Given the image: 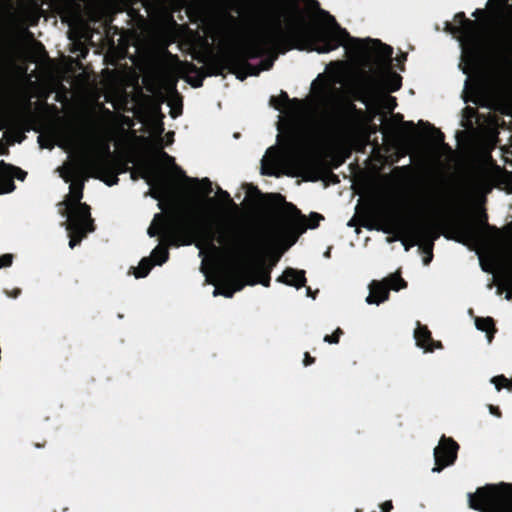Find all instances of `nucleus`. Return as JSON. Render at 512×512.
<instances>
[{"instance_id": "9d476101", "label": "nucleus", "mask_w": 512, "mask_h": 512, "mask_svg": "<svg viewBox=\"0 0 512 512\" xmlns=\"http://www.w3.org/2000/svg\"><path fill=\"white\" fill-rule=\"evenodd\" d=\"M166 258H167V251H166V249H164L162 247L156 248L151 254L152 261L158 265L165 262Z\"/></svg>"}, {"instance_id": "2eb2a0df", "label": "nucleus", "mask_w": 512, "mask_h": 512, "mask_svg": "<svg viewBox=\"0 0 512 512\" xmlns=\"http://www.w3.org/2000/svg\"><path fill=\"white\" fill-rule=\"evenodd\" d=\"M203 194H206L210 190V182L206 179L199 182V187L197 188Z\"/></svg>"}, {"instance_id": "20e7f679", "label": "nucleus", "mask_w": 512, "mask_h": 512, "mask_svg": "<svg viewBox=\"0 0 512 512\" xmlns=\"http://www.w3.org/2000/svg\"><path fill=\"white\" fill-rule=\"evenodd\" d=\"M457 445L452 440H442L434 449L435 467L432 472H440L445 466L452 464L456 458Z\"/></svg>"}, {"instance_id": "6e6552de", "label": "nucleus", "mask_w": 512, "mask_h": 512, "mask_svg": "<svg viewBox=\"0 0 512 512\" xmlns=\"http://www.w3.org/2000/svg\"><path fill=\"white\" fill-rule=\"evenodd\" d=\"M414 338L417 346L423 348L424 350H430L427 341L429 339V334L426 329L419 328L414 332Z\"/></svg>"}, {"instance_id": "5701e85b", "label": "nucleus", "mask_w": 512, "mask_h": 512, "mask_svg": "<svg viewBox=\"0 0 512 512\" xmlns=\"http://www.w3.org/2000/svg\"><path fill=\"white\" fill-rule=\"evenodd\" d=\"M242 287V285H237L235 288H234V291H237V290H240Z\"/></svg>"}, {"instance_id": "f257e3e1", "label": "nucleus", "mask_w": 512, "mask_h": 512, "mask_svg": "<svg viewBox=\"0 0 512 512\" xmlns=\"http://www.w3.org/2000/svg\"><path fill=\"white\" fill-rule=\"evenodd\" d=\"M320 39L327 45L325 49H316L318 53L328 52L338 46H343L351 54H375L380 59L391 55V48L381 45L376 40L351 39L345 30L341 29L334 18L327 16L326 26L320 34Z\"/></svg>"}, {"instance_id": "4468645a", "label": "nucleus", "mask_w": 512, "mask_h": 512, "mask_svg": "<svg viewBox=\"0 0 512 512\" xmlns=\"http://www.w3.org/2000/svg\"><path fill=\"white\" fill-rule=\"evenodd\" d=\"M72 165L66 164L60 170V175L65 181H69L71 178Z\"/></svg>"}, {"instance_id": "f8f14e48", "label": "nucleus", "mask_w": 512, "mask_h": 512, "mask_svg": "<svg viewBox=\"0 0 512 512\" xmlns=\"http://www.w3.org/2000/svg\"><path fill=\"white\" fill-rule=\"evenodd\" d=\"M491 382L494 384L495 389L497 391H499L501 388H506V389L510 390L512 387L511 380H508V379L504 378L503 376L495 377L491 380Z\"/></svg>"}, {"instance_id": "0eeeda50", "label": "nucleus", "mask_w": 512, "mask_h": 512, "mask_svg": "<svg viewBox=\"0 0 512 512\" xmlns=\"http://www.w3.org/2000/svg\"><path fill=\"white\" fill-rule=\"evenodd\" d=\"M24 175L25 174L18 168L9 166L4 163H0V181L12 178H18L20 180H23Z\"/></svg>"}, {"instance_id": "412c9836", "label": "nucleus", "mask_w": 512, "mask_h": 512, "mask_svg": "<svg viewBox=\"0 0 512 512\" xmlns=\"http://www.w3.org/2000/svg\"><path fill=\"white\" fill-rule=\"evenodd\" d=\"M218 197H219L220 200H224V199H226L228 197V195H227L226 192L220 191V192H218Z\"/></svg>"}, {"instance_id": "39448f33", "label": "nucleus", "mask_w": 512, "mask_h": 512, "mask_svg": "<svg viewBox=\"0 0 512 512\" xmlns=\"http://www.w3.org/2000/svg\"><path fill=\"white\" fill-rule=\"evenodd\" d=\"M387 296H388L387 285L384 283L373 282L369 286V294L366 297V302L368 304L378 305L380 302L386 300Z\"/></svg>"}, {"instance_id": "6ab92c4d", "label": "nucleus", "mask_w": 512, "mask_h": 512, "mask_svg": "<svg viewBox=\"0 0 512 512\" xmlns=\"http://www.w3.org/2000/svg\"><path fill=\"white\" fill-rule=\"evenodd\" d=\"M218 294H222L225 297H231L232 294H233V291L220 292L218 289H215L214 292H213V295L216 296Z\"/></svg>"}, {"instance_id": "f03ea898", "label": "nucleus", "mask_w": 512, "mask_h": 512, "mask_svg": "<svg viewBox=\"0 0 512 512\" xmlns=\"http://www.w3.org/2000/svg\"><path fill=\"white\" fill-rule=\"evenodd\" d=\"M469 506L480 512H512V486L487 485L468 494Z\"/></svg>"}, {"instance_id": "aec40b11", "label": "nucleus", "mask_w": 512, "mask_h": 512, "mask_svg": "<svg viewBox=\"0 0 512 512\" xmlns=\"http://www.w3.org/2000/svg\"><path fill=\"white\" fill-rule=\"evenodd\" d=\"M392 508V505L390 502H386L383 504L382 506V509L384 510V512H389V510Z\"/></svg>"}, {"instance_id": "1a4fd4ad", "label": "nucleus", "mask_w": 512, "mask_h": 512, "mask_svg": "<svg viewBox=\"0 0 512 512\" xmlns=\"http://www.w3.org/2000/svg\"><path fill=\"white\" fill-rule=\"evenodd\" d=\"M150 268H151V264H150L149 260L143 259L142 261H140L139 265L135 268L134 276L136 278H143L148 274Z\"/></svg>"}, {"instance_id": "9b49d317", "label": "nucleus", "mask_w": 512, "mask_h": 512, "mask_svg": "<svg viewBox=\"0 0 512 512\" xmlns=\"http://www.w3.org/2000/svg\"><path fill=\"white\" fill-rule=\"evenodd\" d=\"M475 325L478 330L489 333L492 330L493 322L490 318H479L475 320Z\"/></svg>"}, {"instance_id": "a211bd4d", "label": "nucleus", "mask_w": 512, "mask_h": 512, "mask_svg": "<svg viewBox=\"0 0 512 512\" xmlns=\"http://www.w3.org/2000/svg\"><path fill=\"white\" fill-rule=\"evenodd\" d=\"M310 219L313 221V224L309 225V228H313L316 226L317 222L321 219L318 214L312 213L310 215Z\"/></svg>"}, {"instance_id": "7ed1b4c3", "label": "nucleus", "mask_w": 512, "mask_h": 512, "mask_svg": "<svg viewBox=\"0 0 512 512\" xmlns=\"http://www.w3.org/2000/svg\"><path fill=\"white\" fill-rule=\"evenodd\" d=\"M82 198L81 188L70 186V192L64 202L67 216V229L70 233L69 247L73 248L81 238L91 231L88 207L80 203Z\"/></svg>"}, {"instance_id": "4be33fe9", "label": "nucleus", "mask_w": 512, "mask_h": 512, "mask_svg": "<svg viewBox=\"0 0 512 512\" xmlns=\"http://www.w3.org/2000/svg\"><path fill=\"white\" fill-rule=\"evenodd\" d=\"M148 234H149L150 236H154V235H155V232H153V231H152V229L150 228V229L148 230Z\"/></svg>"}, {"instance_id": "ddd939ff", "label": "nucleus", "mask_w": 512, "mask_h": 512, "mask_svg": "<svg viewBox=\"0 0 512 512\" xmlns=\"http://www.w3.org/2000/svg\"><path fill=\"white\" fill-rule=\"evenodd\" d=\"M388 285L391 289H393L395 291H398L399 289H401L404 286L403 281L396 276L392 277L389 280Z\"/></svg>"}, {"instance_id": "f3484780", "label": "nucleus", "mask_w": 512, "mask_h": 512, "mask_svg": "<svg viewBox=\"0 0 512 512\" xmlns=\"http://www.w3.org/2000/svg\"><path fill=\"white\" fill-rule=\"evenodd\" d=\"M324 341L327 343H337L338 342V331H336L332 336H325Z\"/></svg>"}, {"instance_id": "dca6fc26", "label": "nucleus", "mask_w": 512, "mask_h": 512, "mask_svg": "<svg viewBox=\"0 0 512 512\" xmlns=\"http://www.w3.org/2000/svg\"><path fill=\"white\" fill-rule=\"evenodd\" d=\"M12 262V256L9 254L0 257V267L9 266Z\"/></svg>"}, {"instance_id": "423d86ee", "label": "nucleus", "mask_w": 512, "mask_h": 512, "mask_svg": "<svg viewBox=\"0 0 512 512\" xmlns=\"http://www.w3.org/2000/svg\"><path fill=\"white\" fill-rule=\"evenodd\" d=\"M281 281L295 288H300L305 284L304 273L302 271L288 269L281 275Z\"/></svg>"}]
</instances>
